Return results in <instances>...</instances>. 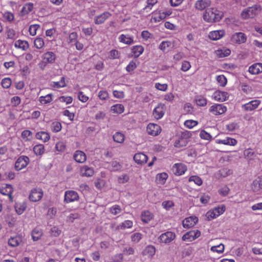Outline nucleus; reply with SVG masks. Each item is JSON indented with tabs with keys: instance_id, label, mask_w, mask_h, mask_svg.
<instances>
[{
	"instance_id": "f257e3e1",
	"label": "nucleus",
	"mask_w": 262,
	"mask_h": 262,
	"mask_svg": "<svg viewBox=\"0 0 262 262\" xmlns=\"http://www.w3.org/2000/svg\"><path fill=\"white\" fill-rule=\"evenodd\" d=\"M223 13L216 8H209L206 10L203 15L205 21L208 23L219 21L223 17Z\"/></svg>"
},
{
	"instance_id": "f03ea898",
	"label": "nucleus",
	"mask_w": 262,
	"mask_h": 262,
	"mask_svg": "<svg viewBox=\"0 0 262 262\" xmlns=\"http://www.w3.org/2000/svg\"><path fill=\"white\" fill-rule=\"evenodd\" d=\"M260 11V6L255 5L244 10L241 13V16L244 19L254 18Z\"/></svg>"
},
{
	"instance_id": "7ed1b4c3",
	"label": "nucleus",
	"mask_w": 262,
	"mask_h": 262,
	"mask_svg": "<svg viewBox=\"0 0 262 262\" xmlns=\"http://www.w3.org/2000/svg\"><path fill=\"white\" fill-rule=\"evenodd\" d=\"M30 161L29 158L25 156H20L15 163V169L18 171L26 167Z\"/></svg>"
},
{
	"instance_id": "20e7f679",
	"label": "nucleus",
	"mask_w": 262,
	"mask_h": 262,
	"mask_svg": "<svg viewBox=\"0 0 262 262\" xmlns=\"http://www.w3.org/2000/svg\"><path fill=\"white\" fill-rule=\"evenodd\" d=\"M190 134L188 132H183L179 139L175 142L174 146L176 147H182L187 145L188 138Z\"/></svg>"
},
{
	"instance_id": "39448f33",
	"label": "nucleus",
	"mask_w": 262,
	"mask_h": 262,
	"mask_svg": "<svg viewBox=\"0 0 262 262\" xmlns=\"http://www.w3.org/2000/svg\"><path fill=\"white\" fill-rule=\"evenodd\" d=\"M43 196V191L41 188L33 189L30 193L29 199L31 201L36 202L41 200Z\"/></svg>"
},
{
	"instance_id": "423d86ee",
	"label": "nucleus",
	"mask_w": 262,
	"mask_h": 262,
	"mask_svg": "<svg viewBox=\"0 0 262 262\" xmlns=\"http://www.w3.org/2000/svg\"><path fill=\"white\" fill-rule=\"evenodd\" d=\"M201 235V232L198 230H191L183 235L182 239L185 242H191Z\"/></svg>"
},
{
	"instance_id": "0eeeda50",
	"label": "nucleus",
	"mask_w": 262,
	"mask_h": 262,
	"mask_svg": "<svg viewBox=\"0 0 262 262\" xmlns=\"http://www.w3.org/2000/svg\"><path fill=\"white\" fill-rule=\"evenodd\" d=\"M227 107L222 104H215L212 105L209 109L210 112L214 115H219L225 113Z\"/></svg>"
},
{
	"instance_id": "6e6552de",
	"label": "nucleus",
	"mask_w": 262,
	"mask_h": 262,
	"mask_svg": "<svg viewBox=\"0 0 262 262\" xmlns=\"http://www.w3.org/2000/svg\"><path fill=\"white\" fill-rule=\"evenodd\" d=\"M165 106L162 103H159L153 111V116L156 119H160L165 114Z\"/></svg>"
},
{
	"instance_id": "1a4fd4ad",
	"label": "nucleus",
	"mask_w": 262,
	"mask_h": 262,
	"mask_svg": "<svg viewBox=\"0 0 262 262\" xmlns=\"http://www.w3.org/2000/svg\"><path fill=\"white\" fill-rule=\"evenodd\" d=\"M175 237L176 235L173 232L167 231L162 234L160 236L159 239L162 243L169 244L175 238Z\"/></svg>"
},
{
	"instance_id": "9d476101",
	"label": "nucleus",
	"mask_w": 262,
	"mask_h": 262,
	"mask_svg": "<svg viewBox=\"0 0 262 262\" xmlns=\"http://www.w3.org/2000/svg\"><path fill=\"white\" fill-rule=\"evenodd\" d=\"M146 131L149 135L156 136L161 133V129L159 125L150 123L147 126Z\"/></svg>"
},
{
	"instance_id": "9b49d317",
	"label": "nucleus",
	"mask_w": 262,
	"mask_h": 262,
	"mask_svg": "<svg viewBox=\"0 0 262 262\" xmlns=\"http://www.w3.org/2000/svg\"><path fill=\"white\" fill-rule=\"evenodd\" d=\"M79 195L78 193L73 190L67 191L64 194V201L70 203L78 200Z\"/></svg>"
},
{
	"instance_id": "f8f14e48",
	"label": "nucleus",
	"mask_w": 262,
	"mask_h": 262,
	"mask_svg": "<svg viewBox=\"0 0 262 262\" xmlns=\"http://www.w3.org/2000/svg\"><path fill=\"white\" fill-rule=\"evenodd\" d=\"M210 0H198L194 4V7L199 11L205 10L211 5Z\"/></svg>"
},
{
	"instance_id": "ddd939ff",
	"label": "nucleus",
	"mask_w": 262,
	"mask_h": 262,
	"mask_svg": "<svg viewBox=\"0 0 262 262\" xmlns=\"http://www.w3.org/2000/svg\"><path fill=\"white\" fill-rule=\"evenodd\" d=\"M213 97L217 101L223 102L228 99L229 94L226 92L216 91L213 93Z\"/></svg>"
},
{
	"instance_id": "4468645a",
	"label": "nucleus",
	"mask_w": 262,
	"mask_h": 262,
	"mask_svg": "<svg viewBox=\"0 0 262 262\" xmlns=\"http://www.w3.org/2000/svg\"><path fill=\"white\" fill-rule=\"evenodd\" d=\"M172 170L176 175L180 176L187 170V167L183 164L177 163L173 166Z\"/></svg>"
},
{
	"instance_id": "2eb2a0df",
	"label": "nucleus",
	"mask_w": 262,
	"mask_h": 262,
	"mask_svg": "<svg viewBox=\"0 0 262 262\" xmlns=\"http://www.w3.org/2000/svg\"><path fill=\"white\" fill-rule=\"evenodd\" d=\"M198 222V217L196 216H190L186 218L183 221V226L184 228H189L193 227Z\"/></svg>"
},
{
	"instance_id": "dca6fc26",
	"label": "nucleus",
	"mask_w": 262,
	"mask_h": 262,
	"mask_svg": "<svg viewBox=\"0 0 262 262\" xmlns=\"http://www.w3.org/2000/svg\"><path fill=\"white\" fill-rule=\"evenodd\" d=\"M13 191V188L11 185L6 184L4 187L0 190V192L2 194L8 195L9 196L10 201H13V198L12 196V192Z\"/></svg>"
},
{
	"instance_id": "f3484780",
	"label": "nucleus",
	"mask_w": 262,
	"mask_h": 262,
	"mask_svg": "<svg viewBox=\"0 0 262 262\" xmlns=\"http://www.w3.org/2000/svg\"><path fill=\"white\" fill-rule=\"evenodd\" d=\"M251 188L255 192H259L262 190V176L254 180L251 185Z\"/></svg>"
},
{
	"instance_id": "a211bd4d",
	"label": "nucleus",
	"mask_w": 262,
	"mask_h": 262,
	"mask_svg": "<svg viewBox=\"0 0 262 262\" xmlns=\"http://www.w3.org/2000/svg\"><path fill=\"white\" fill-rule=\"evenodd\" d=\"M56 56L54 52L51 51L47 52L42 55V58L45 61L48 63H53L56 59Z\"/></svg>"
},
{
	"instance_id": "6ab92c4d",
	"label": "nucleus",
	"mask_w": 262,
	"mask_h": 262,
	"mask_svg": "<svg viewBox=\"0 0 262 262\" xmlns=\"http://www.w3.org/2000/svg\"><path fill=\"white\" fill-rule=\"evenodd\" d=\"M134 159L136 163L138 164H143L147 162V156L143 153H137L134 155Z\"/></svg>"
},
{
	"instance_id": "aec40b11",
	"label": "nucleus",
	"mask_w": 262,
	"mask_h": 262,
	"mask_svg": "<svg viewBox=\"0 0 262 262\" xmlns=\"http://www.w3.org/2000/svg\"><path fill=\"white\" fill-rule=\"evenodd\" d=\"M260 104L258 100H252L243 105V108L247 111H251L256 108Z\"/></svg>"
},
{
	"instance_id": "412c9836",
	"label": "nucleus",
	"mask_w": 262,
	"mask_h": 262,
	"mask_svg": "<svg viewBox=\"0 0 262 262\" xmlns=\"http://www.w3.org/2000/svg\"><path fill=\"white\" fill-rule=\"evenodd\" d=\"M73 158L77 162L80 163H84L86 160V155L81 150H76L73 155Z\"/></svg>"
},
{
	"instance_id": "4be33fe9",
	"label": "nucleus",
	"mask_w": 262,
	"mask_h": 262,
	"mask_svg": "<svg viewBox=\"0 0 262 262\" xmlns=\"http://www.w3.org/2000/svg\"><path fill=\"white\" fill-rule=\"evenodd\" d=\"M246 39V36L242 32L235 33L232 37V41L238 43H244Z\"/></svg>"
},
{
	"instance_id": "5701e85b",
	"label": "nucleus",
	"mask_w": 262,
	"mask_h": 262,
	"mask_svg": "<svg viewBox=\"0 0 262 262\" xmlns=\"http://www.w3.org/2000/svg\"><path fill=\"white\" fill-rule=\"evenodd\" d=\"M111 16V14L109 12H105L100 15L95 16L94 18L95 23L97 25L101 24Z\"/></svg>"
},
{
	"instance_id": "b1692460",
	"label": "nucleus",
	"mask_w": 262,
	"mask_h": 262,
	"mask_svg": "<svg viewBox=\"0 0 262 262\" xmlns=\"http://www.w3.org/2000/svg\"><path fill=\"white\" fill-rule=\"evenodd\" d=\"M248 71L252 74L256 75L262 73V63H256L249 68Z\"/></svg>"
},
{
	"instance_id": "393cba45",
	"label": "nucleus",
	"mask_w": 262,
	"mask_h": 262,
	"mask_svg": "<svg viewBox=\"0 0 262 262\" xmlns=\"http://www.w3.org/2000/svg\"><path fill=\"white\" fill-rule=\"evenodd\" d=\"M233 171L231 169L227 168H223L219 170L216 173V178L220 179L221 178H226L232 174Z\"/></svg>"
},
{
	"instance_id": "a878e982",
	"label": "nucleus",
	"mask_w": 262,
	"mask_h": 262,
	"mask_svg": "<svg viewBox=\"0 0 262 262\" xmlns=\"http://www.w3.org/2000/svg\"><path fill=\"white\" fill-rule=\"evenodd\" d=\"M225 35V32L223 30H216L210 32L209 37L210 39L216 40L221 38Z\"/></svg>"
},
{
	"instance_id": "bb28decb",
	"label": "nucleus",
	"mask_w": 262,
	"mask_h": 262,
	"mask_svg": "<svg viewBox=\"0 0 262 262\" xmlns=\"http://www.w3.org/2000/svg\"><path fill=\"white\" fill-rule=\"evenodd\" d=\"M80 173L83 177H91L94 174V170L88 166H82L80 168Z\"/></svg>"
},
{
	"instance_id": "cd10ccee",
	"label": "nucleus",
	"mask_w": 262,
	"mask_h": 262,
	"mask_svg": "<svg viewBox=\"0 0 262 262\" xmlns=\"http://www.w3.org/2000/svg\"><path fill=\"white\" fill-rule=\"evenodd\" d=\"M216 143L218 144H223L225 145L234 146L237 144V141L233 138L227 137L224 139H217L216 140Z\"/></svg>"
},
{
	"instance_id": "c85d7f7f",
	"label": "nucleus",
	"mask_w": 262,
	"mask_h": 262,
	"mask_svg": "<svg viewBox=\"0 0 262 262\" xmlns=\"http://www.w3.org/2000/svg\"><path fill=\"white\" fill-rule=\"evenodd\" d=\"M156 252V249L154 246L148 245L143 250L142 253L143 255L147 256L148 257H152L155 255Z\"/></svg>"
},
{
	"instance_id": "c756f323",
	"label": "nucleus",
	"mask_w": 262,
	"mask_h": 262,
	"mask_svg": "<svg viewBox=\"0 0 262 262\" xmlns=\"http://www.w3.org/2000/svg\"><path fill=\"white\" fill-rule=\"evenodd\" d=\"M14 46L16 48L22 49L23 51H26L29 47L28 41L26 40H18L15 41Z\"/></svg>"
},
{
	"instance_id": "7c9ffc66",
	"label": "nucleus",
	"mask_w": 262,
	"mask_h": 262,
	"mask_svg": "<svg viewBox=\"0 0 262 262\" xmlns=\"http://www.w3.org/2000/svg\"><path fill=\"white\" fill-rule=\"evenodd\" d=\"M120 42H123L127 45H131L134 42L133 37L129 35L122 34L119 37Z\"/></svg>"
},
{
	"instance_id": "2f4dec72",
	"label": "nucleus",
	"mask_w": 262,
	"mask_h": 262,
	"mask_svg": "<svg viewBox=\"0 0 262 262\" xmlns=\"http://www.w3.org/2000/svg\"><path fill=\"white\" fill-rule=\"evenodd\" d=\"M21 242V238L19 236L11 237L8 241L9 246L15 247L18 246Z\"/></svg>"
},
{
	"instance_id": "473e14b6",
	"label": "nucleus",
	"mask_w": 262,
	"mask_h": 262,
	"mask_svg": "<svg viewBox=\"0 0 262 262\" xmlns=\"http://www.w3.org/2000/svg\"><path fill=\"white\" fill-rule=\"evenodd\" d=\"M141 217L144 223H147L152 219L153 215L149 211H144L142 213Z\"/></svg>"
},
{
	"instance_id": "72a5a7b5",
	"label": "nucleus",
	"mask_w": 262,
	"mask_h": 262,
	"mask_svg": "<svg viewBox=\"0 0 262 262\" xmlns=\"http://www.w3.org/2000/svg\"><path fill=\"white\" fill-rule=\"evenodd\" d=\"M167 178L168 175L166 173L163 172L158 174L156 177L157 183L161 185L164 184L165 183Z\"/></svg>"
},
{
	"instance_id": "f704fd0d",
	"label": "nucleus",
	"mask_w": 262,
	"mask_h": 262,
	"mask_svg": "<svg viewBox=\"0 0 262 262\" xmlns=\"http://www.w3.org/2000/svg\"><path fill=\"white\" fill-rule=\"evenodd\" d=\"M36 138L37 139L41 140L45 142L48 141L50 139V135H49V134L47 133V132H38L36 134Z\"/></svg>"
},
{
	"instance_id": "c9c22d12",
	"label": "nucleus",
	"mask_w": 262,
	"mask_h": 262,
	"mask_svg": "<svg viewBox=\"0 0 262 262\" xmlns=\"http://www.w3.org/2000/svg\"><path fill=\"white\" fill-rule=\"evenodd\" d=\"M173 47V43L169 41H162L160 46L159 49L163 51H168L169 48H172Z\"/></svg>"
},
{
	"instance_id": "e433bc0d",
	"label": "nucleus",
	"mask_w": 262,
	"mask_h": 262,
	"mask_svg": "<svg viewBox=\"0 0 262 262\" xmlns=\"http://www.w3.org/2000/svg\"><path fill=\"white\" fill-rule=\"evenodd\" d=\"M132 53L135 57H139L144 51V48L141 46H135L132 49Z\"/></svg>"
},
{
	"instance_id": "4c0bfd02",
	"label": "nucleus",
	"mask_w": 262,
	"mask_h": 262,
	"mask_svg": "<svg viewBox=\"0 0 262 262\" xmlns=\"http://www.w3.org/2000/svg\"><path fill=\"white\" fill-rule=\"evenodd\" d=\"M42 234V231L38 228H35L32 232V238L34 241H38Z\"/></svg>"
},
{
	"instance_id": "58836bf2",
	"label": "nucleus",
	"mask_w": 262,
	"mask_h": 262,
	"mask_svg": "<svg viewBox=\"0 0 262 262\" xmlns=\"http://www.w3.org/2000/svg\"><path fill=\"white\" fill-rule=\"evenodd\" d=\"M124 106L121 104L114 105L111 107V111L114 113L121 114L123 112Z\"/></svg>"
},
{
	"instance_id": "ea45409f",
	"label": "nucleus",
	"mask_w": 262,
	"mask_h": 262,
	"mask_svg": "<svg viewBox=\"0 0 262 262\" xmlns=\"http://www.w3.org/2000/svg\"><path fill=\"white\" fill-rule=\"evenodd\" d=\"M21 137L25 141H30L32 139V133L29 130H25L21 133Z\"/></svg>"
},
{
	"instance_id": "a19ab883",
	"label": "nucleus",
	"mask_w": 262,
	"mask_h": 262,
	"mask_svg": "<svg viewBox=\"0 0 262 262\" xmlns=\"http://www.w3.org/2000/svg\"><path fill=\"white\" fill-rule=\"evenodd\" d=\"M168 13H165L164 12H159V13L155 14V16L153 18L155 22H159L162 19L166 18V15H169Z\"/></svg>"
},
{
	"instance_id": "79ce46f5",
	"label": "nucleus",
	"mask_w": 262,
	"mask_h": 262,
	"mask_svg": "<svg viewBox=\"0 0 262 262\" xmlns=\"http://www.w3.org/2000/svg\"><path fill=\"white\" fill-rule=\"evenodd\" d=\"M33 151L36 155H41L45 152L44 146L42 144H38L33 148Z\"/></svg>"
},
{
	"instance_id": "37998d69",
	"label": "nucleus",
	"mask_w": 262,
	"mask_h": 262,
	"mask_svg": "<svg viewBox=\"0 0 262 262\" xmlns=\"http://www.w3.org/2000/svg\"><path fill=\"white\" fill-rule=\"evenodd\" d=\"M244 156L248 160H252L255 157L256 155L254 151L250 148L246 149L244 152Z\"/></svg>"
},
{
	"instance_id": "c03bdc74",
	"label": "nucleus",
	"mask_w": 262,
	"mask_h": 262,
	"mask_svg": "<svg viewBox=\"0 0 262 262\" xmlns=\"http://www.w3.org/2000/svg\"><path fill=\"white\" fill-rule=\"evenodd\" d=\"M113 139L115 142L121 143L124 140V136L123 134L121 133L117 132L113 136Z\"/></svg>"
},
{
	"instance_id": "a18cd8bd",
	"label": "nucleus",
	"mask_w": 262,
	"mask_h": 262,
	"mask_svg": "<svg viewBox=\"0 0 262 262\" xmlns=\"http://www.w3.org/2000/svg\"><path fill=\"white\" fill-rule=\"evenodd\" d=\"M33 9V5L32 3L26 4L22 8L21 13L23 15L27 14L32 11Z\"/></svg>"
},
{
	"instance_id": "49530a36",
	"label": "nucleus",
	"mask_w": 262,
	"mask_h": 262,
	"mask_svg": "<svg viewBox=\"0 0 262 262\" xmlns=\"http://www.w3.org/2000/svg\"><path fill=\"white\" fill-rule=\"evenodd\" d=\"M122 252L124 254L126 255H129L134 254L135 250L133 247L129 246H126L123 248Z\"/></svg>"
},
{
	"instance_id": "de8ad7c7",
	"label": "nucleus",
	"mask_w": 262,
	"mask_h": 262,
	"mask_svg": "<svg viewBox=\"0 0 262 262\" xmlns=\"http://www.w3.org/2000/svg\"><path fill=\"white\" fill-rule=\"evenodd\" d=\"M189 182H193L195 184L198 186H201L203 183V181L198 176H191L188 180Z\"/></svg>"
},
{
	"instance_id": "09e8293b",
	"label": "nucleus",
	"mask_w": 262,
	"mask_h": 262,
	"mask_svg": "<svg viewBox=\"0 0 262 262\" xmlns=\"http://www.w3.org/2000/svg\"><path fill=\"white\" fill-rule=\"evenodd\" d=\"M39 100L41 103L44 104L50 103L52 100L51 94H49L45 96H41L39 97Z\"/></svg>"
},
{
	"instance_id": "8fccbe9b",
	"label": "nucleus",
	"mask_w": 262,
	"mask_h": 262,
	"mask_svg": "<svg viewBox=\"0 0 262 262\" xmlns=\"http://www.w3.org/2000/svg\"><path fill=\"white\" fill-rule=\"evenodd\" d=\"M195 102L198 105L201 106H204L207 104L206 99L202 96H198L195 99Z\"/></svg>"
},
{
	"instance_id": "3c124183",
	"label": "nucleus",
	"mask_w": 262,
	"mask_h": 262,
	"mask_svg": "<svg viewBox=\"0 0 262 262\" xmlns=\"http://www.w3.org/2000/svg\"><path fill=\"white\" fill-rule=\"evenodd\" d=\"M216 79L219 84L221 86H225L227 84V79L223 75L217 76Z\"/></svg>"
},
{
	"instance_id": "603ef678",
	"label": "nucleus",
	"mask_w": 262,
	"mask_h": 262,
	"mask_svg": "<svg viewBox=\"0 0 262 262\" xmlns=\"http://www.w3.org/2000/svg\"><path fill=\"white\" fill-rule=\"evenodd\" d=\"M15 208L18 214H21L26 210V206L25 204H16Z\"/></svg>"
},
{
	"instance_id": "864d4df0",
	"label": "nucleus",
	"mask_w": 262,
	"mask_h": 262,
	"mask_svg": "<svg viewBox=\"0 0 262 262\" xmlns=\"http://www.w3.org/2000/svg\"><path fill=\"white\" fill-rule=\"evenodd\" d=\"M210 250L213 252H216L218 253H222L223 252L224 250V245L221 244L217 246L211 247Z\"/></svg>"
},
{
	"instance_id": "5fc2aeb1",
	"label": "nucleus",
	"mask_w": 262,
	"mask_h": 262,
	"mask_svg": "<svg viewBox=\"0 0 262 262\" xmlns=\"http://www.w3.org/2000/svg\"><path fill=\"white\" fill-rule=\"evenodd\" d=\"M34 46L37 49H41L44 46V41L41 38H37L34 41Z\"/></svg>"
},
{
	"instance_id": "6e6d98bb",
	"label": "nucleus",
	"mask_w": 262,
	"mask_h": 262,
	"mask_svg": "<svg viewBox=\"0 0 262 262\" xmlns=\"http://www.w3.org/2000/svg\"><path fill=\"white\" fill-rule=\"evenodd\" d=\"M142 238V234L140 233L137 232L134 233L131 236V240L133 242L138 243Z\"/></svg>"
},
{
	"instance_id": "4d7b16f0",
	"label": "nucleus",
	"mask_w": 262,
	"mask_h": 262,
	"mask_svg": "<svg viewBox=\"0 0 262 262\" xmlns=\"http://www.w3.org/2000/svg\"><path fill=\"white\" fill-rule=\"evenodd\" d=\"M78 34L76 32H73L71 33L68 37V42L69 43H75L77 40Z\"/></svg>"
},
{
	"instance_id": "13d9d810",
	"label": "nucleus",
	"mask_w": 262,
	"mask_h": 262,
	"mask_svg": "<svg viewBox=\"0 0 262 262\" xmlns=\"http://www.w3.org/2000/svg\"><path fill=\"white\" fill-rule=\"evenodd\" d=\"M1 84L4 88L8 89L11 85V79L10 78H5L2 80Z\"/></svg>"
},
{
	"instance_id": "bf43d9fd",
	"label": "nucleus",
	"mask_w": 262,
	"mask_h": 262,
	"mask_svg": "<svg viewBox=\"0 0 262 262\" xmlns=\"http://www.w3.org/2000/svg\"><path fill=\"white\" fill-rule=\"evenodd\" d=\"M66 84L65 83L64 78L62 77L60 81L53 82V86L55 88H63L66 86Z\"/></svg>"
},
{
	"instance_id": "052dcab7",
	"label": "nucleus",
	"mask_w": 262,
	"mask_h": 262,
	"mask_svg": "<svg viewBox=\"0 0 262 262\" xmlns=\"http://www.w3.org/2000/svg\"><path fill=\"white\" fill-rule=\"evenodd\" d=\"M121 211V209L119 205H115L110 208V212L114 215H117L120 213Z\"/></svg>"
},
{
	"instance_id": "680f3d73",
	"label": "nucleus",
	"mask_w": 262,
	"mask_h": 262,
	"mask_svg": "<svg viewBox=\"0 0 262 262\" xmlns=\"http://www.w3.org/2000/svg\"><path fill=\"white\" fill-rule=\"evenodd\" d=\"M217 53L220 57H224L229 55L231 53V51L228 49H226L218 50Z\"/></svg>"
},
{
	"instance_id": "e2e57ef3",
	"label": "nucleus",
	"mask_w": 262,
	"mask_h": 262,
	"mask_svg": "<svg viewBox=\"0 0 262 262\" xmlns=\"http://www.w3.org/2000/svg\"><path fill=\"white\" fill-rule=\"evenodd\" d=\"M198 123L196 121L188 120L185 121L184 125L189 128H192L194 126H196Z\"/></svg>"
},
{
	"instance_id": "0e129e2a",
	"label": "nucleus",
	"mask_w": 262,
	"mask_h": 262,
	"mask_svg": "<svg viewBox=\"0 0 262 262\" xmlns=\"http://www.w3.org/2000/svg\"><path fill=\"white\" fill-rule=\"evenodd\" d=\"M61 129V124L59 122H54L52 124V130L54 132H58Z\"/></svg>"
},
{
	"instance_id": "69168bd1",
	"label": "nucleus",
	"mask_w": 262,
	"mask_h": 262,
	"mask_svg": "<svg viewBox=\"0 0 262 262\" xmlns=\"http://www.w3.org/2000/svg\"><path fill=\"white\" fill-rule=\"evenodd\" d=\"M133 226V222L131 221L127 220L123 222L120 226L121 229H125V228H130Z\"/></svg>"
},
{
	"instance_id": "338daca9",
	"label": "nucleus",
	"mask_w": 262,
	"mask_h": 262,
	"mask_svg": "<svg viewBox=\"0 0 262 262\" xmlns=\"http://www.w3.org/2000/svg\"><path fill=\"white\" fill-rule=\"evenodd\" d=\"M200 136L202 139L210 140L212 139V136L210 134L203 130H201L200 134Z\"/></svg>"
},
{
	"instance_id": "774afa93",
	"label": "nucleus",
	"mask_w": 262,
	"mask_h": 262,
	"mask_svg": "<svg viewBox=\"0 0 262 262\" xmlns=\"http://www.w3.org/2000/svg\"><path fill=\"white\" fill-rule=\"evenodd\" d=\"M225 210L226 207L224 205H222L221 207H216L213 209L216 213V215H217L218 216L221 214H222L225 211Z\"/></svg>"
}]
</instances>
